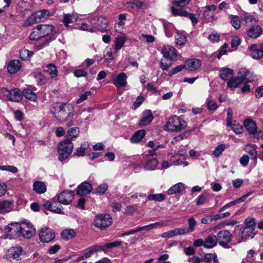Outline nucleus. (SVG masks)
Wrapping results in <instances>:
<instances>
[{
	"instance_id": "1",
	"label": "nucleus",
	"mask_w": 263,
	"mask_h": 263,
	"mask_svg": "<svg viewBox=\"0 0 263 263\" xmlns=\"http://www.w3.org/2000/svg\"><path fill=\"white\" fill-rule=\"evenodd\" d=\"M50 112L54 118L62 123H65L67 127L74 125L72 119L74 116V108L70 104L65 103H58L53 104L50 109Z\"/></svg>"
},
{
	"instance_id": "2",
	"label": "nucleus",
	"mask_w": 263,
	"mask_h": 263,
	"mask_svg": "<svg viewBox=\"0 0 263 263\" xmlns=\"http://www.w3.org/2000/svg\"><path fill=\"white\" fill-rule=\"evenodd\" d=\"M73 149V144L69 139L61 141L58 144L59 159L62 161L67 158Z\"/></svg>"
},
{
	"instance_id": "3",
	"label": "nucleus",
	"mask_w": 263,
	"mask_h": 263,
	"mask_svg": "<svg viewBox=\"0 0 263 263\" xmlns=\"http://www.w3.org/2000/svg\"><path fill=\"white\" fill-rule=\"evenodd\" d=\"M186 126V122L177 116L170 118L165 126V129L171 132H179Z\"/></svg>"
},
{
	"instance_id": "4",
	"label": "nucleus",
	"mask_w": 263,
	"mask_h": 263,
	"mask_svg": "<svg viewBox=\"0 0 263 263\" xmlns=\"http://www.w3.org/2000/svg\"><path fill=\"white\" fill-rule=\"evenodd\" d=\"M25 254V252L21 247L15 246L10 248L6 252L5 256L6 258L10 261H18L21 260Z\"/></svg>"
},
{
	"instance_id": "5",
	"label": "nucleus",
	"mask_w": 263,
	"mask_h": 263,
	"mask_svg": "<svg viewBox=\"0 0 263 263\" xmlns=\"http://www.w3.org/2000/svg\"><path fill=\"white\" fill-rule=\"evenodd\" d=\"M112 223L111 217L107 214L97 215L94 220L95 226L101 230L109 227Z\"/></svg>"
},
{
	"instance_id": "6",
	"label": "nucleus",
	"mask_w": 263,
	"mask_h": 263,
	"mask_svg": "<svg viewBox=\"0 0 263 263\" xmlns=\"http://www.w3.org/2000/svg\"><path fill=\"white\" fill-rule=\"evenodd\" d=\"M219 245L225 248H229V243L231 241L232 235L227 230H221L219 231L216 236Z\"/></svg>"
},
{
	"instance_id": "7",
	"label": "nucleus",
	"mask_w": 263,
	"mask_h": 263,
	"mask_svg": "<svg viewBox=\"0 0 263 263\" xmlns=\"http://www.w3.org/2000/svg\"><path fill=\"white\" fill-rule=\"evenodd\" d=\"M35 229L33 226L29 223H23L20 224L18 237L22 235L26 238H31L35 234Z\"/></svg>"
},
{
	"instance_id": "8",
	"label": "nucleus",
	"mask_w": 263,
	"mask_h": 263,
	"mask_svg": "<svg viewBox=\"0 0 263 263\" xmlns=\"http://www.w3.org/2000/svg\"><path fill=\"white\" fill-rule=\"evenodd\" d=\"M74 193L73 191L66 190L62 192L58 197L59 203L64 204H69L73 200Z\"/></svg>"
},
{
	"instance_id": "9",
	"label": "nucleus",
	"mask_w": 263,
	"mask_h": 263,
	"mask_svg": "<svg viewBox=\"0 0 263 263\" xmlns=\"http://www.w3.org/2000/svg\"><path fill=\"white\" fill-rule=\"evenodd\" d=\"M40 240L41 242L45 243L52 240L55 237L54 232L49 228H43L39 232Z\"/></svg>"
},
{
	"instance_id": "10",
	"label": "nucleus",
	"mask_w": 263,
	"mask_h": 263,
	"mask_svg": "<svg viewBox=\"0 0 263 263\" xmlns=\"http://www.w3.org/2000/svg\"><path fill=\"white\" fill-rule=\"evenodd\" d=\"M248 72H245L242 76L232 78L227 82V86L231 89H234L242 83L250 82V80L246 78Z\"/></svg>"
},
{
	"instance_id": "11",
	"label": "nucleus",
	"mask_w": 263,
	"mask_h": 263,
	"mask_svg": "<svg viewBox=\"0 0 263 263\" xmlns=\"http://www.w3.org/2000/svg\"><path fill=\"white\" fill-rule=\"evenodd\" d=\"M2 92L4 93L10 100L14 102H19L23 97L21 91L18 89H15L8 90L7 89L3 88L2 89Z\"/></svg>"
},
{
	"instance_id": "12",
	"label": "nucleus",
	"mask_w": 263,
	"mask_h": 263,
	"mask_svg": "<svg viewBox=\"0 0 263 263\" xmlns=\"http://www.w3.org/2000/svg\"><path fill=\"white\" fill-rule=\"evenodd\" d=\"M19 227L20 224L17 223L7 226L5 229V232L7 233L8 237L14 238L15 237H18Z\"/></svg>"
},
{
	"instance_id": "13",
	"label": "nucleus",
	"mask_w": 263,
	"mask_h": 263,
	"mask_svg": "<svg viewBox=\"0 0 263 263\" xmlns=\"http://www.w3.org/2000/svg\"><path fill=\"white\" fill-rule=\"evenodd\" d=\"M154 119L151 110H146L143 114L141 120L139 122V125L140 126H144L149 124Z\"/></svg>"
},
{
	"instance_id": "14",
	"label": "nucleus",
	"mask_w": 263,
	"mask_h": 263,
	"mask_svg": "<svg viewBox=\"0 0 263 263\" xmlns=\"http://www.w3.org/2000/svg\"><path fill=\"white\" fill-rule=\"evenodd\" d=\"M240 234L241 235V241H245L250 238H253L254 237V229L242 227L240 230Z\"/></svg>"
},
{
	"instance_id": "15",
	"label": "nucleus",
	"mask_w": 263,
	"mask_h": 263,
	"mask_svg": "<svg viewBox=\"0 0 263 263\" xmlns=\"http://www.w3.org/2000/svg\"><path fill=\"white\" fill-rule=\"evenodd\" d=\"M176 49L170 45H166L163 46L162 49V53L165 59L172 60L176 58L177 54L176 53Z\"/></svg>"
},
{
	"instance_id": "16",
	"label": "nucleus",
	"mask_w": 263,
	"mask_h": 263,
	"mask_svg": "<svg viewBox=\"0 0 263 263\" xmlns=\"http://www.w3.org/2000/svg\"><path fill=\"white\" fill-rule=\"evenodd\" d=\"M92 186L88 182H84L78 186L77 194L79 195H86L89 194L92 191Z\"/></svg>"
},
{
	"instance_id": "17",
	"label": "nucleus",
	"mask_w": 263,
	"mask_h": 263,
	"mask_svg": "<svg viewBox=\"0 0 263 263\" xmlns=\"http://www.w3.org/2000/svg\"><path fill=\"white\" fill-rule=\"evenodd\" d=\"M218 243V240L216 235L210 234L204 239V248L210 249L216 247Z\"/></svg>"
},
{
	"instance_id": "18",
	"label": "nucleus",
	"mask_w": 263,
	"mask_h": 263,
	"mask_svg": "<svg viewBox=\"0 0 263 263\" xmlns=\"http://www.w3.org/2000/svg\"><path fill=\"white\" fill-rule=\"evenodd\" d=\"M249 49L252 58L259 60L263 58V51L260 46L258 48L256 45L253 44L250 46Z\"/></svg>"
},
{
	"instance_id": "19",
	"label": "nucleus",
	"mask_w": 263,
	"mask_h": 263,
	"mask_svg": "<svg viewBox=\"0 0 263 263\" xmlns=\"http://www.w3.org/2000/svg\"><path fill=\"white\" fill-rule=\"evenodd\" d=\"M252 192H249L247 193L246 194L244 195L242 197L237 199L236 200H235L234 201H232L224 205H223L219 211V212L220 213L222 212L223 210H224L226 209L229 208L230 207L233 206L236 204H238L239 203L242 202L244 201L251 194Z\"/></svg>"
},
{
	"instance_id": "20",
	"label": "nucleus",
	"mask_w": 263,
	"mask_h": 263,
	"mask_svg": "<svg viewBox=\"0 0 263 263\" xmlns=\"http://www.w3.org/2000/svg\"><path fill=\"white\" fill-rule=\"evenodd\" d=\"M13 202L7 200H0V213L4 214L12 210Z\"/></svg>"
},
{
	"instance_id": "21",
	"label": "nucleus",
	"mask_w": 263,
	"mask_h": 263,
	"mask_svg": "<svg viewBox=\"0 0 263 263\" xmlns=\"http://www.w3.org/2000/svg\"><path fill=\"white\" fill-rule=\"evenodd\" d=\"M262 30L259 26L255 25L248 30L247 34L251 38L256 39L261 35Z\"/></svg>"
},
{
	"instance_id": "22",
	"label": "nucleus",
	"mask_w": 263,
	"mask_h": 263,
	"mask_svg": "<svg viewBox=\"0 0 263 263\" xmlns=\"http://www.w3.org/2000/svg\"><path fill=\"white\" fill-rule=\"evenodd\" d=\"M127 77L125 73L121 72L119 74L116 80H114V85L118 87H124L126 85Z\"/></svg>"
},
{
	"instance_id": "23",
	"label": "nucleus",
	"mask_w": 263,
	"mask_h": 263,
	"mask_svg": "<svg viewBox=\"0 0 263 263\" xmlns=\"http://www.w3.org/2000/svg\"><path fill=\"white\" fill-rule=\"evenodd\" d=\"M42 37L51 34L53 31V27L51 25L41 24L37 25Z\"/></svg>"
},
{
	"instance_id": "24",
	"label": "nucleus",
	"mask_w": 263,
	"mask_h": 263,
	"mask_svg": "<svg viewBox=\"0 0 263 263\" xmlns=\"http://www.w3.org/2000/svg\"><path fill=\"white\" fill-rule=\"evenodd\" d=\"M21 67L20 61L15 60L11 61L8 65V71L11 74L16 73Z\"/></svg>"
},
{
	"instance_id": "25",
	"label": "nucleus",
	"mask_w": 263,
	"mask_h": 263,
	"mask_svg": "<svg viewBox=\"0 0 263 263\" xmlns=\"http://www.w3.org/2000/svg\"><path fill=\"white\" fill-rule=\"evenodd\" d=\"M78 19V15L77 14L68 13L64 15L62 22L64 24L65 26L68 27H69V24L70 23L75 22Z\"/></svg>"
},
{
	"instance_id": "26",
	"label": "nucleus",
	"mask_w": 263,
	"mask_h": 263,
	"mask_svg": "<svg viewBox=\"0 0 263 263\" xmlns=\"http://www.w3.org/2000/svg\"><path fill=\"white\" fill-rule=\"evenodd\" d=\"M243 125L246 129L251 134H255L257 127L256 123L251 119H247L244 121Z\"/></svg>"
},
{
	"instance_id": "27",
	"label": "nucleus",
	"mask_w": 263,
	"mask_h": 263,
	"mask_svg": "<svg viewBox=\"0 0 263 263\" xmlns=\"http://www.w3.org/2000/svg\"><path fill=\"white\" fill-rule=\"evenodd\" d=\"M201 65L200 61L197 59L190 60L185 62L184 66L187 69L194 70L198 68Z\"/></svg>"
},
{
	"instance_id": "28",
	"label": "nucleus",
	"mask_w": 263,
	"mask_h": 263,
	"mask_svg": "<svg viewBox=\"0 0 263 263\" xmlns=\"http://www.w3.org/2000/svg\"><path fill=\"white\" fill-rule=\"evenodd\" d=\"M89 147V144L87 142L81 143V146L75 149L73 155L77 157H83L85 155V151Z\"/></svg>"
},
{
	"instance_id": "29",
	"label": "nucleus",
	"mask_w": 263,
	"mask_h": 263,
	"mask_svg": "<svg viewBox=\"0 0 263 263\" xmlns=\"http://www.w3.org/2000/svg\"><path fill=\"white\" fill-rule=\"evenodd\" d=\"M33 189L36 193L39 194L44 193L47 190L46 186L45 183L40 181H36L34 182Z\"/></svg>"
},
{
	"instance_id": "30",
	"label": "nucleus",
	"mask_w": 263,
	"mask_h": 263,
	"mask_svg": "<svg viewBox=\"0 0 263 263\" xmlns=\"http://www.w3.org/2000/svg\"><path fill=\"white\" fill-rule=\"evenodd\" d=\"M49 14L48 11L43 9L36 12L35 14L30 17V19H34L36 22H40L45 18Z\"/></svg>"
},
{
	"instance_id": "31",
	"label": "nucleus",
	"mask_w": 263,
	"mask_h": 263,
	"mask_svg": "<svg viewBox=\"0 0 263 263\" xmlns=\"http://www.w3.org/2000/svg\"><path fill=\"white\" fill-rule=\"evenodd\" d=\"M145 130L141 129L136 132L130 138V141L132 143H136L140 142L145 136Z\"/></svg>"
},
{
	"instance_id": "32",
	"label": "nucleus",
	"mask_w": 263,
	"mask_h": 263,
	"mask_svg": "<svg viewBox=\"0 0 263 263\" xmlns=\"http://www.w3.org/2000/svg\"><path fill=\"white\" fill-rule=\"evenodd\" d=\"M158 164V160L156 158L149 159L147 160L144 165V168L146 170H154Z\"/></svg>"
},
{
	"instance_id": "33",
	"label": "nucleus",
	"mask_w": 263,
	"mask_h": 263,
	"mask_svg": "<svg viewBox=\"0 0 263 263\" xmlns=\"http://www.w3.org/2000/svg\"><path fill=\"white\" fill-rule=\"evenodd\" d=\"M184 189V184L182 183H178L171 187L167 191V193L168 195L177 194L182 191Z\"/></svg>"
},
{
	"instance_id": "34",
	"label": "nucleus",
	"mask_w": 263,
	"mask_h": 263,
	"mask_svg": "<svg viewBox=\"0 0 263 263\" xmlns=\"http://www.w3.org/2000/svg\"><path fill=\"white\" fill-rule=\"evenodd\" d=\"M76 236V233L73 229H66L61 233V237L65 240L72 239Z\"/></svg>"
},
{
	"instance_id": "35",
	"label": "nucleus",
	"mask_w": 263,
	"mask_h": 263,
	"mask_svg": "<svg viewBox=\"0 0 263 263\" xmlns=\"http://www.w3.org/2000/svg\"><path fill=\"white\" fill-rule=\"evenodd\" d=\"M23 96L26 99L31 101H36L37 97L35 92L29 89H24L23 91Z\"/></svg>"
},
{
	"instance_id": "36",
	"label": "nucleus",
	"mask_w": 263,
	"mask_h": 263,
	"mask_svg": "<svg viewBox=\"0 0 263 263\" xmlns=\"http://www.w3.org/2000/svg\"><path fill=\"white\" fill-rule=\"evenodd\" d=\"M245 149L246 152L250 155L252 159H256L257 156V152L254 145L248 144L246 146Z\"/></svg>"
},
{
	"instance_id": "37",
	"label": "nucleus",
	"mask_w": 263,
	"mask_h": 263,
	"mask_svg": "<svg viewBox=\"0 0 263 263\" xmlns=\"http://www.w3.org/2000/svg\"><path fill=\"white\" fill-rule=\"evenodd\" d=\"M233 71L230 68H223L220 70V77L224 81L227 80L230 76L233 75Z\"/></svg>"
},
{
	"instance_id": "38",
	"label": "nucleus",
	"mask_w": 263,
	"mask_h": 263,
	"mask_svg": "<svg viewBox=\"0 0 263 263\" xmlns=\"http://www.w3.org/2000/svg\"><path fill=\"white\" fill-rule=\"evenodd\" d=\"M45 71L49 73L51 78L57 77L58 72L57 67L53 64H48Z\"/></svg>"
},
{
	"instance_id": "39",
	"label": "nucleus",
	"mask_w": 263,
	"mask_h": 263,
	"mask_svg": "<svg viewBox=\"0 0 263 263\" xmlns=\"http://www.w3.org/2000/svg\"><path fill=\"white\" fill-rule=\"evenodd\" d=\"M147 198L150 201L161 202L165 199V196L162 193L149 194V195H148Z\"/></svg>"
},
{
	"instance_id": "40",
	"label": "nucleus",
	"mask_w": 263,
	"mask_h": 263,
	"mask_svg": "<svg viewBox=\"0 0 263 263\" xmlns=\"http://www.w3.org/2000/svg\"><path fill=\"white\" fill-rule=\"evenodd\" d=\"M53 202L49 201L46 202L44 206L45 209L58 214H64V212L62 210L61 208H56V209H53Z\"/></svg>"
},
{
	"instance_id": "41",
	"label": "nucleus",
	"mask_w": 263,
	"mask_h": 263,
	"mask_svg": "<svg viewBox=\"0 0 263 263\" xmlns=\"http://www.w3.org/2000/svg\"><path fill=\"white\" fill-rule=\"evenodd\" d=\"M125 42V37L124 36L117 37L115 40V48L116 50L120 49L124 45Z\"/></svg>"
},
{
	"instance_id": "42",
	"label": "nucleus",
	"mask_w": 263,
	"mask_h": 263,
	"mask_svg": "<svg viewBox=\"0 0 263 263\" xmlns=\"http://www.w3.org/2000/svg\"><path fill=\"white\" fill-rule=\"evenodd\" d=\"M230 21L232 26L235 29H239L240 28L241 23L238 16L231 15L230 16Z\"/></svg>"
},
{
	"instance_id": "43",
	"label": "nucleus",
	"mask_w": 263,
	"mask_h": 263,
	"mask_svg": "<svg viewBox=\"0 0 263 263\" xmlns=\"http://www.w3.org/2000/svg\"><path fill=\"white\" fill-rule=\"evenodd\" d=\"M41 37H42V36L37 26L33 29V30L30 33L29 35V38L31 40L35 41L40 39Z\"/></svg>"
},
{
	"instance_id": "44",
	"label": "nucleus",
	"mask_w": 263,
	"mask_h": 263,
	"mask_svg": "<svg viewBox=\"0 0 263 263\" xmlns=\"http://www.w3.org/2000/svg\"><path fill=\"white\" fill-rule=\"evenodd\" d=\"M204 261L206 263H218V259L215 254L208 253L204 255Z\"/></svg>"
},
{
	"instance_id": "45",
	"label": "nucleus",
	"mask_w": 263,
	"mask_h": 263,
	"mask_svg": "<svg viewBox=\"0 0 263 263\" xmlns=\"http://www.w3.org/2000/svg\"><path fill=\"white\" fill-rule=\"evenodd\" d=\"M79 133L80 130L78 127L71 128L67 132V137L70 139L76 138L79 134Z\"/></svg>"
},
{
	"instance_id": "46",
	"label": "nucleus",
	"mask_w": 263,
	"mask_h": 263,
	"mask_svg": "<svg viewBox=\"0 0 263 263\" xmlns=\"http://www.w3.org/2000/svg\"><path fill=\"white\" fill-rule=\"evenodd\" d=\"M98 21L100 23V25L101 26V28L99 29L102 32H104L105 31L108 32V30L106 29L108 24L107 20L103 17L100 16L98 18Z\"/></svg>"
},
{
	"instance_id": "47",
	"label": "nucleus",
	"mask_w": 263,
	"mask_h": 263,
	"mask_svg": "<svg viewBox=\"0 0 263 263\" xmlns=\"http://www.w3.org/2000/svg\"><path fill=\"white\" fill-rule=\"evenodd\" d=\"M189 223V228H185L186 233H189L193 232L194 230V228L197 224L195 219L193 217H191L187 220Z\"/></svg>"
},
{
	"instance_id": "48",
	"label": "nucleus",
	"mask_w": 263,
	"mask_h": 263,
	"mask_svg": "<svg viewBox=\"0 0 263 263\" xmlns=\"http://www.w3.org/2000/svg\"><path fill=\"white\" fill-rule=\"evenodd\" d=\"M33 52L26 49H22L20 50V57L23 60H28L32 56Z\"/></svg>"
},
{
	"instance_id": "49",
	"label": "nucleus",
	"mask_w": 263,
	"mask_h": 263,
	"mask_svg": "<svg viewBox=\"0 0 263 263\" xmlns=\"http://www.w3.org/2000/svg\"><path fill=\"white\" fill-rule=\"evenodd\" d=\"M242 19L247 23H251L252 24H256L258 21L254 16L248 13L244 14Z\"/></svg>"
},
{
	"instance_id": "50",
	"label": "nucleus",
	"mask_w": 263,
	"mask_h": 263,
	"mask_svg": "<svg viewBox=\"0 0 263 263\" xmlns=\"http://www.w3.org/2000/svg\"><path fill=\"white\" fill-rule=\"evenodd\" d=\"M208 39L212 43H217L220 41V35L217 32L214 31L209 35Z\"/></svg>"
},
{
	"instance_id": "51",
	"label": "nucleus",
	"mask_w": 263,
	"mask_h": 263,
	"mask_svg": "<svg viewBox=\"0 0 263 263\" xmlns=\"http://www.w3.org/2000/svg\"><path fill=\"white\" fill-rule=\"evenodd\" d=\"M185 66L184 65H179L173 68L171 70H170L168 73V76L169 77H171L174 74H175L181 71L184 68H185Z\"/></svg>"
},
{
	"instance_id": "52",
	"label": "nucleus",
	"mask_w": 263,
	"mask_h": 263,
	"mask_svg": "<svg viewBox=\"0 0 263 263\" xmlns=\"http://www.w3.org/2000/svg\"><path fill=\"white\" fill-rule=\"evenodd\" d=\"M245 226L243 227L254 229L256 225L255 221L254 218H247L245 221Z\"/></svg>"
},
{
	"instance_id": "53",
	"label": "nucleus",
	"mask_w": 263,
	"mask_h": 263,
	"mask_svg": "<svg viewBox=\"0 0 263 263\" xmlns=\"http://www.w3.org/2000/svg\"><path fill=\"white\" fill-rule=\"evenodd\" d=\"M108 187L106 183L100 184L96 189V193L99 195L104 194L107 190Z\"/></svg>"
},
{
	"instance_id": "54",
	"label": "nucleus",
	"mask_w": 263,
	"mask_h": 263,
	"mask_svg": "<svg viewBox=\"0 0 263 263\" xmlns=\"http://www.w3.org/2000/svg\"><path fill=\"white\" fill-rule=\"evenodd\" d=\"M186 37L184 35L180 34L177 33L176 36V43L180 45H183L186 43Z\"/></svg>"
},
{
	"instance_id": "55",
	"label": "nucleus",
	"mask_w": 263,
	"mask_h": 263,
	"mask_svg": "<svg viewBox=\"0 0 263 263\" xmlns=\"http://www.w3.org/2000/svg\"><path fill=\"white\" fill-rule=\"evenodd\" d=\"M0 170L2 171H7L13 173H16L18 172V169L14 166L3 165L0 166Z\"/></svg>"
},
{
	"instance_id": "56",
	"label": "nucleus",
	"mask_w": 263,
	"mask_h": 263,
	"mask_svg": "<svg viewBox=\"0 0 263 263\" xmlns=\"http://www.w3.org/2000/svg\"><path fill=\"white\" fill-rule=\"evenodd\" d=\"M137 206L136 205H128L124 210V213L127 215H132L137 209Z\"/></svg>"
},
{
	"instance_id": "57",
	"label": "nucleus",
	"mask_w": 263,
	"mask_h": 263,
	"mask_svg": "<svg viewBox=\"0 0 263 263\" xmlns=\"http://www.w3.org/2000/svg\"><path fill=\"white\" fill-rule=\"evenodd\" d=\"M172 12L175 16H183L187 14V11L182 10L181 9H176L174 7L171 8Z\"/></svg>"
},
{
	"instance_id": "58",
	"label": "nucleus",
	"mask_w": 263,
	"mask_h": 263,
	"mask_svg": "<svg viewBox=\"0 0 263 263\" xmlns=\"http://www.w3.org/2000/svg\"><path fill=\"white\" fill-rule=\"evenodd\" d=\"M225 149V145L224 144L218 145L214 149L213 152V155L217 157L220 156L222 152Z\"/></svg>"
},
{
	"instance_id": "59",
	"label": "nucleus",
	"mask_w": 263,
	"mask_h": 263,
	"mask_svg": "<svg viewBox=\"0 0 263 263\" xmlns=\"http://www.w3.org/2000/svg\"><path fill=\"white\" fill-rule=\"evenodd\" d=\"M232 127V130L236 134H239L242 132L243 127L238 123H232V125L230 126Z\"/></svg>"
},
{
	"instance_id": "60",
	"label": "nucleus",
	"mask_w": 263,
	"mask_h": 263,
	"mask_svg": "<svg viewBox=\"0 0 263 263\" xmlns=\"http://www.w3.org/2000/svg\"><path fill=\"white\" fill-rule=\"evenodd\" d=\"M171 231H172L173 237L176 236H179V235H182L186 234L185 232V231H186L185 228H177L174 230H172Z\"/></svg>"
},
{
	"instance_id": "61",
	"label": "nucleus",
	"mask_w": 263,
	"mask_h": 263,
	"mask_svg": "<svg viewBox=\"0 0 263 263\" xmlns=\"http://www.w3.org/2000/svg\"><path fill=\"white\" fill-rule=\"evenodd\" d=\"M74 75L75 77L80 78V77H87V72L82 69H77L74 72Z\"/></svg>"
},
{
	"instance_id": "62",
	"label": "nucleus",
	"mask_w": 263,
	"mask_h": 263,
	"mask_svg": "<svg viewBox=\"0 0 263 263\" xmlns=\"http://www.w3.org/2000/svg\"><path fill=\"white\" fill-rule=\"evenodd\" d=\"M114 58L113 56L112 52L111 51V49H107L106 53L104 54L105 62L106 63H109L111 61L114 60Z\"/></svg>"
},
{
	"instance_id": "63",
	"label": "nucleus",
	"mask_w": 263,
	"mask_h": 263,
	"mask_svg": "<svg viewBox=\"0 0 263 263\" xmlns=\"http://www.w3.org/2000/svg\"><path fill=\"white\" fill-rule=\"evenodd\" d=\"M207 196L204 194L200 195L195 200L196 205H200L203 204L206 201Z\"/></svg>"
},
{
	"instance_id": "64",
	"label": "nucleus",
	"mask_w": 263,
	"mask_h": 263,
	"mask_svg": "<svg viewBox=\"0 0 263 263\" xmlns=\"http://www.w3.org/2000/svg\"><path fill=\"white\" fill-rule=\"evenodd\" d=\"M34 78L39 83H43L45 82V78L42 74L39 71H36L34 73Z\"/></svg>"
}]
</instances>
